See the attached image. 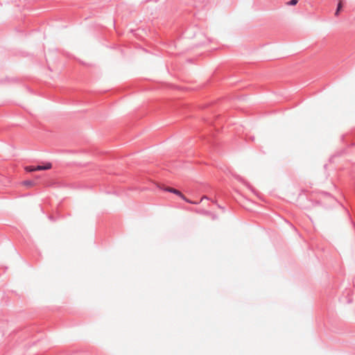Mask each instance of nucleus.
Segmentation results:
<instances>
[{
    "mask_svg": "<svg viewBox=\"0 0 355 355\" xmlns=\"http://www.w3.org/2000/svg\"><path fill=\"white\" fill-rule=\"evenodd\" d=\"M22 184L28 187H31L34 185L33 182L29 180L23 182Z\"/></svg>",
    "mask_w": 355,
    "mask_h": 355,
    "instance_id": "nucleus-4",
    "label": "nucleus"
},
{
    "mask_svg": "<svg viewBox=\"0 0 355 355\" xmlns=\"http://www.w3.org/2000/svg\"><path fill=\"white\" fill-rule=\"evenodd\" d=\"M25 171L27 172H33L35 171V166H27L24 168Z\"/></svg>",
    "mask_w": 355,
    "mask_h": 355,
    "instance_id": "nucleus-3",
    "label": "nucleus"
},
{
    "mask_svg": "<svg viewBox=\"0 0 355 355\" xmlns=\"http://www.w3.org/2000/svg\"><path fill=\"white\" fill-rule=\"evenodd\" d=\"M204 199H207V196H204L201 198V200H200V201H202V200H204Z\"/></svg>",
    "mask_w": 355,
    "mask_h": 355,
    "instance_id": "nucleus-7",
    "label": "nucleus"
},
{
    "mask_svg": "<svg viewBox=\"0 0 355 355\" xmlns=\"http://www.w3.org/2000/svg\"><path fill=\"white\" fill-rule=\"evenodd\" d=\"M298 0H291L289 2L287 3L288 5L290 6H295L297 3Z\"/></svg>",
    "mask_w": 355,
    "mask_h": 355,
    "instance_id": "nucleus-6",
    "label": "nucleus"
},
{
    "mask_svg": "<svg viewBox=\"0 0 355 355\" xmlns=\"http://www.w3.org/2000/svg\"><path fill=\"white\" fill-rule=\"evenodd\" d=\"M165 191H168V192H171V193H173L178 196H180L182 200H185L186 202H189V203H191V204H198V202H194V201H191L190 200H189L188 198H187L185 197L184 195H183L179 190L178 189H175L174 188H171V187H166L165 189Z\"/></svg>",
    "mask_w": 355,
    "mask_h": 355,
    "instance_id": "nucleus-1",
    "label": "nucleus"
},
{
    "mask_svg": "<svg viewBox=\"0 0 355 355\" xmlns=\"http://www.w3.org/2000/svg\"><path fill=\"white\" fill-rule=\"evenodd\" d=\"M51 168H52V164L50 162L46 163L44 166H35V171H42V170H49Z\"/></svg>",
    "mask_w": 355,
    "mask_h": 355,
    "instance_id": "nucleus-2",
    "label": "nucleus"
},
{
    "mask_svg": "<svg viewBox=\"0 0 355 355\" xmlns=\"http://www.w3.org/2000/svg\"><path fill=\"white\" fill-rule=\"evenodd\" d=\"M342 8V3L341 2H339L338 4V8H337V10L335 12V15H338L339 14V12L340 10V9Z\"/></svg>",
    "mask_w": 355,
    "mask_h": 355,
    "instance_id": "nucleus-5",
    "label": "nucleus"
}]
</instances>
